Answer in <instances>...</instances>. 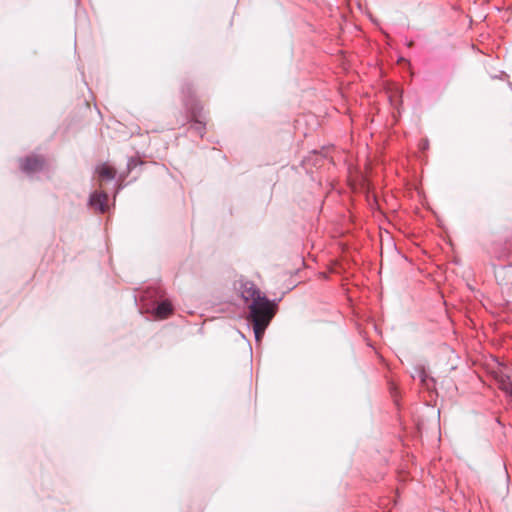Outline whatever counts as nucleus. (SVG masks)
<instances>
[{
	"mask_svg": "<svg viewBox=\"0 0 512 512\" xmlns=\"http://www.w3.org/2000/svg\"><path fill=\"white\" fill-rule=\"evenodd\" d=\"M96 173L101 179L111 181L116 176V170L107 164L103 163L96 167Z\"/></svg>",
	"mask_w": 512,
	"mask_h": 512,
	"instance_id": "nucleus-8",
	"label": "nucleus"
},
{
	"mask_svg": "<svg viewBox=\"0 0 512 512\" xmlns=\"http://www.w3.org/2000/svg\"><path fill=\"white\" fill-rule=\"evenodd\" d=\"M420 147L422 150H426L428 148V141L427 140H424L421 144H420Z\"/></svg>",
	"mask_w": 512,
	"mask_h": 512,
	"instance_id": "nucleus-11",
	"label": "nucleus"
},
{
	"mask_svg": "<svg viewBox=\"0 0 512 512\" xmlns=\"http://www.w3.org/2000/svg\"><path fill=\"white\" fill-rule=\"evenodd\" d=\"M108 195L105 192L94 191L90 194L88 205L98 213H105L108 210Z\"/></svg>",
	"mask_w": 512,
	"mask_h": 512,
	"instance_id": "nucleus-5",
	"label": "nucleus"
},
{
	"mask_svg": "<svg viewBox=\"0 0 512 512\" xmlns=\"http://www.w3.org/2000/svg\"><path fill=\"white\" fill-rule=\"evenodd\" d=\"M19 166L23 173L31 176L34 173L40 172L45 166V160L41 156L30 155L19 159Z\"/></svg>",
	"mask_w": 512,
	"mask_h": 512,
	"instance_id": "nucleus-4",
	"label": "nucleus"
},
{
	"mask_svg": "<svg viewBox=\"0 0 512 512\" xmlns=\"http://www.w3.org/2000/svg\"><path fill=\"white\" fill-rule=\"evenodd\" d=\"M183 104L191 116L192 124L190 129L203 137L206 131V122L203 116V107L194 96L193 86L190 83H183L181 86Z\"/></svg>",
	"mask_w": 512,
	"mask_h": 512,
	"instance_id": "nucleus-2",
	"label": "nucleus"
},
{
	"mask_svg": "<svg viewBox=\"0 0 512 512\" xmlns=\"http://www.w3.org/2000/svg\"><path fill=\"white\" fill-rule=\"evenodd\" d=\"M279 300H270L267 296L252 301L248 306V323L252 326L257 342L261 341L264 333L276 314Z\"/></svg>",
	"mask_w": 512,
	"mask_h": 512,
	"instance_id": "nucleus-1",
	"label": "nucleus"
},
{
	"mask_svg": "<svg viewBox=\"0 0 512 512\" xmlns=\"http://www.w3.org/2000/svg\"><path fill=\"white\" fill-rule=\"evenodd\" d=\"M141 164H142V161H140L139 159L130 157L127 161V169H128V171H132L135 167H137L138 165H141Z\"/></svg>",
	"mask_w": 512,
	"mask_h": 512,
	"instance_id": "nucleus-9",
	"label": "nucleus"
},
{
	"mask_svg": "<svg viewBox=\"0 0 512 512\" xmlns=\"http://www.w3.org/2000/svg\"><path fill=\"white\" fill-rule=\"evenodd\" d=\"M141 300L148 313H151L157 319H165L173 312L170 301L162 298V291L159 288L148 287L141 294Z\"/></svg>",
	"mask_w": 512,
	"mask_h": 512,
	"instance_id": "nucleus-3",
	"label": "nucleus"
},
{
	"mask_svg": "<svg viewBox=\"0 0 512 512\" xmlns=\"http://www.w3.org/2000/svg\"><path fill=\"white\" fill-rule=\"evenodd\" d=\"M413 379H419L422 386L427 390H431L434 387L435 379L431 377L423 365H416L411 373Z\"/></svg>",
	"mask_w": 512,
	"mask_h": 512,
	"instance_id": "nucleus-6",
	"label": "nucleus"
},
{
	"mask_svg": "<svg viewBox=\"0 0 512 512\" xmlns=\"http://www.w3.org/2000/svg\"><path fill=\"white\" fill-rule=\"evenodd\" d=\"M503 391L512 397V383H509L507 385H503L502 387Z\"/></svg>",
	"mask_w": 512,
	"mask_h": 512,
	"instance_id": "nucleus-10",
	"label": "nucleus"
},
{
	"mask_svg": "<svg viewBox=\"0 0 512 512\" xmlns=\"http://www.w3.org/2000/svg\"><path fill=\"white\" fill-rule=\"evenodd\" d=\"M263 294H261L260 290L254 285L251 281H245L241 284V297L245 301L258 300V298H263Z\"/></svg>",
	"mask_w": 512,
	"mask_h": 512,
	"instance_id": "nucleus-7",
	"label": "nucleus"
}]
</instances>
